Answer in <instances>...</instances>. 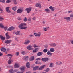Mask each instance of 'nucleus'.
<instances>
[{
	"mask_svg": "<svg viewBox=\"0 0 73 73\" xmlns=\"http://www.w3.org/2000/svg\"><path fill=\"white\" fill-rule=\"evenodd\" d=\"M42 61H45V62H46V61H47L49 60V59L48 58H42Z\"/></svg>",
	"mask_w": 73,
	"mask_h": 73,
	"instance_id": "nucleus-15",
	"label": "nucleus"
},
{
	"mask_svg": "<svg viewBox=\"0 0 73 73\" xmlns=\"http://www.w3.org/2000/svg\"><path fill=\"white\" fill-rule=\"evenodd\" d=\"M73 12V11L72 10H70L68 11V13H72Z\"/></svg>",
	"mask_w": 73,
	"mask_h": 73,
	"instance_id": "nucleus-58",
	"label": "nucleus"
},
{
	"mask_svg": "<svg viewBox=\"0 0 73 73\" xmlns=\"http://www.w3.org/2000/svg\"><path fill=\"white\" fill-rule=\"evenodd\" d=\"M34 35H35V37H40L41 35V33L40 32H38V34L36 33H34Z\"/></svg>",
	"mask_w": 73,
	"mask_h": 73,
	"instance_id": "nucleus-2",
	"label": "nucleus"
},
{
	"mask_svg": "<svg viewBox=\"0 0 73 73\" xmlns=\"http://www.w3.org/2000/svg\"><path fill=\"white\" fill-rule=\"evenodd\" d=\"M10 8V7H7L6 8V11L8 13H10V12H11V11L9 10V9Z\"/></svg>",
	"mask_w": 73,
	"mask_h": 73,
	"instance_id": "nucleus-16",
	"label": "nucleus"
},
{
	"mask_svg": "<svg viewBox=\"0 0 73 73\" xmlns=\"http://www.w3.org/2000/svg\"><path fill=\"white\" fill-rule=\"evenodd\" d=\"M27 20H28V19H27V18L26 17H25L24 20V21H25V22L26 21H27Z\"/></svg>",
	"mask_w": 73,
	"mask_h": 73,
	"instance_id": "nucleus-48",
	"label": "nucleus"
},
{
	"mask_svg": "<svg viewBox=\"0 0 73 73\" xmlns=\"http://www.w3.org/2000/svg\"><path fill=\"white\" fill-rule=\"evenodd\" d=\"M14 66L15 69H17L20 66V64L16 62L15 63Z\"/></svg>",
	"mask_w": 73,
	"mask_h": 73,
	"instance_id": "nucleus-3",
	"label": "nucleus"
},
{
	"mask_svg": "<svg viewBox=\"0 0 73 73\" xmlns=\"http://www.w3.org/2000/svg\"><path fill=\"white\" fill-rule=\"evenodd\" d=\"M43 52H44V53H46L47 52H48V49H44L43 50Z\"/></svg>",
	"mask_w": 73,
	"mask_h": 73,
	"instance_id": "nucleus-35",
	"label": "nucleus"
},
{
	"mask_svg": "<svg viewBox=\"0 0 73 73\" xmlns=\"http://www.w3.org/2000/svg\"><path fill=\"white\" fill-rule=\"evenodd\" d=\"M49 8L51 10L52 12H53L55 10V7H53L52 6H50L49 7Z\"/></svg>",
	"mask_w": 73,
	"mask_h": 73,
	"instance_id": "nucleus-7",
	"label": "nucleus"
},
{
	"mask_svg": "<svg viewBox=\"0 0 73 73\" xmlns=\"http://www.w3.org/2000/svg\"><path fill=\"white\" fill-rule=\"evenodd\" d=\"M42 23L43 24H45V21H43L42 22Z\"/></svg>",
	"mask_w": 73,
	"mask_h": 73,
	"instance_id": "nucleus-61",
	"label": "nucleus"
},
{
	"mask_svg": "<svg viewBox=\"0 0 73 73\" xmlns=\"http://www.w3.org/2000/svg\"><path fill=\"white\" fill-rule=\"evenodd\" d=\"M43 54V52H39L37 53V56H40Z\"/></svg>",
	"mask_w": 73,
	"mask_h": 73,
	"instance_id": "nucleus-27",
	"label": "nucleus"
},
{
	"mask_svg": "<svg viewBox=\"0 0 73 73\" xmlns=\"http://www.w3.org/2000/svg\"><path fill=\"white\" fill-rule=\"evenodd\" d=\"M56 64L57 65H61L62 64V62L60 61L57 62L56 63Z\"/></svg>",
	"mask_w": 73,
	"mask_h": 73,
	"instance_id": "nucleus-28",
	"label": "nucleus"
},
{
	"mask_svg": "<svg viewBox=\"0 0 73 73\" xmlns=\"http://www.w3.org/2000/svg\"><path fill=\"white\" fill-rule=\"evenodd\" d=\"M27 49L28 50H32V45H29L27 47Z\"/></svg>",
	"mask_w": 73,
	"mask_h": 73,
	"instance_id": "nucleus-14",
	"label": "nucleus"
},
{
	"mask_svg": "<svg viewBox=\"0 0 73 73\" xmlns=\"http://www.w3.org/2000/svg\"><path fill=\"white\" fill-rule=\"evenodd\" d=\"M16 73H22L20 71H18V72H17Z\"/></svg>",
	"mask_w": 73,
	"mask_h": 73,
	"instance_id": "nucleus-64",
	"label": "nucleus"
},
{
	"mask_svg": "<svg viewBox=\"0 0 73 73\" xmlns=\"http://www.w3.org/2000/svg\"><path fill=\"white\" fill-rule=\"evenodd\" d=\"M49 68H47L45 70V71L47 72H49Z\"/></svg>",
	"mask_w": 73,
	"mask_h": 73,
	"instance_id": "nucleus-49",
	"label": "nucleus"
},
{
	"mask_svg": "<svg viewBox=\"0 0 73 73\" xmlns=\"http://www.w3.org/2000/svg\"><path fill=\"white\" fill-rule=\"evenodd\" d=\"M19 71V70L16 69H15L14 70H13V72H18Z\"/></svg>",
	"mask_w": 73,
	"mask_h": 73,
	"instance_id": "nucleus-47",
	"label": "nucleus"
},
{
	"mask_svg": "<svg viewBox=\"0 0 73 73\" xmlns=\"http://www.w3.org/2000/svg\"><path fill=\"white\" fill-rule=\"evenodd\" d=\"M26 66L28 68H30V64H29V62H28L26 63Z\"/></svg>",
	"mask_w": 73,
	"mask_h": 73,
	"instance_id": "nucleus-22",
	"label": "nucleus"
},
{
	"mask_svg": "<svg viewBox=\"0 0 73 73\" xmlns=\"http://www.w3.org/2000/svg\"><path fill=\"white\" fill-rule=\"evenodd\" d=\"M49 45L50 46H51L53 47H56L57 46V44L55 43H50L49 44Z\"/></svg>",
	"mask_w": 73,
	"mask_h": 73,
	"instance_id": "nucleus-6",
	"label": "nucleus"
},
{
	"mask_svg": "<svg viewBox=\"0 0 73 73\" xmlns=\"http://www.w3.org/2000/svg\"><path fill=\"white\" fill-rule=\"evenodd\" d=\"M13 61V59H9L8 60V64H11Z\"/></svg>",
	"mask_w": 73,
	"mask_h": 73,
	"instance_id": "nucleus-17",
	"label": "nucleus"
},
{
	"mask_svg": "<svg viewBox=\"0 0 73 73\" xmlns=\"http://www.w3.org/2000/svg\"><path fill=\"white\" fill-rule=\"evenodd\" d=\"M1 51H2L3 52H5L6 51V49L4 47H2L1 49Z\"/></svg>",
	"mask_w": 73,
	"mask_h": 73,
	"instance_id": "nucleus-20",
	"label": "nucleus"
},
{
	"mask_svg": "<svg viewBox=\"0 0 73 73\" xmlns=\"http://www.w3.org/2000/svg\"><path fill=\"white\" fill-rule=\"evenodd\" d=\"M15 27H13V26H11L10 27H9V28H8L7 29V31H12V30H14V29H15Z\"/></svg>",
	"mask_w": 73,
	"mask_h": 73,
	"instance_id": "nucleus-4",
	"label": "nucleus"
},
{
	"mask_svg": "<svg viewBox=\"0 0 73 73\" xmlns=\"http://www.w3.org/2000/svg\"><path fill=\"white\" fill-rule=\"evenodd\" d=\"M27 25V24L24 23H22L19 26H18V27L21 29H25L27 28V27H25Z\"/></svg>",
	"mask_w": 73,
	"mask_h": 73,
	"instance_id": "nucleus-1",
	"label": "nucleus"
},
{
	"mask_svg": "<svg viewBox=\"0 0 73 73\" xmlns=\"http://www.w3.org/2000/svg\"><path fill=\"white\" fill-rule=\"evenodd\" d=\"M36 7H39L40 8H41V4L40 3H37L35 5Z\"/></svg>",
	"mask_w": 73,
	"mask_h": 73,
	"instance_id": "nucleus-11",
	"label": "nucleus"
},
{
	"mask_svg": "<svg viewBox=\"0 0 73 73\" xmlns=\"http://www.w3.org/2000/svg\"><path fill=\"white\" fill-rule=\"evenodd\" d=\"M64 19L67 21H70V17H64Z\"/></svg>",
	"mask_w": 73,
	"mask_h": 73,
	"instance_id": "nucleus-13",
	"label": "nucleus"
},
{
	"mask_svg": "<svg viewBox=\"0 0 73 73\" xmlns=\"http://www.w3.org/2000/svg\"><path fill=\"white\" fill-rule=\"evenodd\" d=\"M41 60V58H37V59H36V60L37 61V60Z\"/></svg>",
	"mask_w": 73,
	"mask_h": 73,
	"instance_id": "nucleus-60",
	"label": "nucleus"
},
{
	"mask_svg": "<svg viewBox=\"0 0 73 73\" xmlns=\"http://www.w3.org/2000/svg\"><path fill=\"white\" fill-rule=\"evenodd\" d=\"M28 58H29V57L28 56L24 57V60L25 61L28 60Z\"/></svg>",
	"mask_w": 73,
	"mask_h": 73,
	"instance_id": "nucleus-31",
	"label": "nucleus"
},
{
	"mask_svg": "<svg viewBox=\"0 0 73 73\" xmlns=\"http://www.w3.org/2000/svg\"><path fill=\"white\" fill-rule=\"evenodd\" d=\"M34 60V56H32L30 57V60L31 61H33Z\"/></svg>",
	"mask_w": 73,
	"mask_h": 73,
	"instance_id": "nucleus-29",
	"label": "nucleus"
},
{
	"mask_svg": "<svg viewBox=\"0 0 73 73\" xmlns=\"http://www.w3.org/2000/svg\"><path fill=\"white\" fill-rule=\"evenodd\" d=\"M10 2H12L11 0H7L6 3H10Z\"/></svg>",
	"mask_w": 73,
	"mask_h": 73,
	"instance_id": "nucleus-38",
	"label": "nucleus"
},
{
	"mask_svg": "<svg viewBox=\"0 0 73 73\" xmlns=\"http://www.w3.org/2000/svg\"><path fill=\"white\" fill-rule=\"evenodd\" d=\"M4 42L5 44H8V40H5Z\"/></svg>",
	"mask_w": 73,
	"mask_h": 73,
	"instance_id": "nucleus-50",
	"label": "nucleus"
},
{
	"mask_svg": "<svg viewBox=\"0 0 73 73\" xmlns=\"http://www.w3.org/2000/svg\"><path fill=\"white\" fill-rule=\"evenodd\" d=\"M7 56H8L9 57L10 59H11V58H12V55L11 54H8L7 55Z\"/></svg>",
	"mask_w": 73,
	"mask_h": 73,
	"instance_id": "nucleus-30",
	"label": "nucleus"
},
{
	"mask_svg": "<svg viewBox=\"0 0 73 73\" xmlns=\"http://www.w3.org/2000/svg\"><path fill=\"white\" fill-rule=\"evenodd\" d=\"M8 33H6V38L7 40H8V39H9L10 38H11V36L8 35Z\"/></svg>",
	"mask_w": 73,
	"mask_h": 73,
	"instance_id": "nucleus-10",
	"label": "nucleus"
},
{
	"mask_svg": "<svg viewBox=\"0 0 73 73\" xmlns=\"http://www.w3.org/2000/svg\"><path fill=\"white\" fill-rule=\"evenodd\" d=\"M15 40L17 41H19V40H18V39L17 38H15Z\"/></svg>",
	"mask_w": 73,
	"mask_h": 73,
	"instance_id": "nucleus-59",
	"label": "nucleus"
},
{
	"mask_svg": "<svg viewBox=\"0 0 73 73\" xmlns=\"http://www.w3.org/2000/svg\"><path fill=\"white\" fill-rule=\"evenodd\" d=\"M23 11V9H19L17 10V12L18 13H21Z\"/></svg>",
	"mask_w": 73,
	"mask_h": 73,
	"instance_id": "nucleus-5",
	"label": "nucleus"
},
{
	"mask_svg": "<svg viewBox=\"0 0 73 73\" xmlns=\"http://www.w3.org/2000/svg\"><path fill=\"white\" fill-rule=\"evenodd\" d=\"M3 28H4L5 31H7V29H8V27L7 26H6L5 27H4Z\"/></svg>",
	"mask_w": 73,
	"mask_h": 73,
	"instance_id": "nucleus-45",
	"label": "nucleus"
},
{
	"mask_svg": "<svg viewBox=\"0 0 73 73\" xmlns=\"http://www.w3.org/2000/svg\"><path fill=\"white\" fill-rule=\"evenodd\" d=\"M25 69V66H23L22 67L20 68V69L21 71V72L23 73L24 72Z\"/></svg>",
	"mask_w": 73,
	"mask_h": 73,
	"instance_id": "nucleus-9",
	"label": "nucleus"
},
{
	"mask_svg": "<svg viewBox=\"0 0 73 73\" xmlns=\"http://www.w3.org/2000/svg\"><path fill=\"white\" fill-rule=\"evenodd\" d=\"M36 19V17H34L32 19V20H35Z\"/></svg>",
	"mask_w": 73,
	"mask_h": 73,
	"instance_id": "nucleus-55",
	"label": "nucleus"
},
{
	"mask_svg": "<svg viewBox=\"0 0 73 73\" xmlns=\"http://www.w3.org/2000/svg\"><path fill=\"white\" fill-rule=\"evenodd\" d=\"M21 53L22 54H23V55H24V54H25V51H23L21 52Z\"/></svg>",
	"mask_w": 73,
	"mask_h": 73,
	"instance_id": "nucleus-41",
	"label": "nucleus"
},
{
	"mask_svg": "<svg viewBox=\"0 0 73 73\" xmlns=\"http://www.w3.org/2000/svg\"><path fill=\"white\" fill-rule=\"evenodd\" d=\"M39 47V46H37L36 44H34L33 45V47L34 48H37V47Z\"/></svg>",
	"mask_w": 73,
	"mask_h": 73,
	"instance_id": "nucleus-42",
	"label": "nucleus"
},
{
	"mask_svg": "<svg viewBox=\"0 0 73 73\" xmlns=\"http://www.w3.org/2000/svg\"><path fill=\"white\" fill-rule=\"evenodd\" d=\"M9 71L10 72H12L13 71V69H11L9 70Z\"/></svg>",
	"mask_w": 73,
	"mask_h": 73,
	"instance_id": "nucleus-56",
	"label": "nucleus"
},
{
	"mask_svg": "<svg viewBox=\"0 0 73 73\" xmlns=\"http://www.w3.org/2000/svg\"><path fill=\"white\" fill-rule=\"evenodd\" d=\"M19 54H20V53H19V52H16V56H18L19 55Z\"/></svg>",
	"mask_w": 73,
	"mask_h": 73,
	"instance_id": "nucleus-44",
	"label": "nucleus"
},
{
	"mask_svg": "<svg viewBox=\"0 0 73 73\" xmlns=\"http://www.w3.org/2000/svg\"><path fill=\"white\" fill-rule=\"evenodd\" d=\"M70 17L73 18V14H71L70 15Z\"/></svg>",
	"mask_w": 73,
	"mask_h": 73,
	"instance_id": "nucleus-54",
	"label": "nucleus"
},
{
	"mask_svg": "<svg viewBox=\"0 0 73 73\" xmlns=\"http://www.w3.org/2000/svg\"><path fill=\"white\" fill-rule=\"evenodd\" d=\"M49 28V27H43V29H44V31H47L48 30V29Z\"/></svg>",
	"mask_w": 73,
	"mask_h": 73,
	"instance_id": "nucleus-34",
	"label": "nucleus"
},
{
	"mask_svg": "<svg viewBox=\"0 0 73 73\" xmlns=\"http://www.w3.org/2000/svg\"><path fill=\"white\" fill-rule=\"evenodd\" d=\"M35 64H40V65H41V62H38V61H36L35 62Z\"/></svg>",
	"mask_w": 73,
	"mask_h": 73,
	"instance_id": "nucleus-39",
	"label": "nucleus"
},
{
	"mask_svg": "<svg viewBox=\"0 0 73 73\" xmlns=\"http://www.w3.org/2000/svg\"><path fill=\"white\" fill-rule=\"evenodd\" d=\"M47 54L49 56H52V53L50 52V51H48L47 52Z\"/></svg>",
	"mask_w": 73,
	"mask_h": 73,
	"instance_id": "nucleus-26",
	"label": "nucleus"
},
{
	"mask_svg": "<svg viewBox=\"0 0 73 73\" xmlns=\"http://www.w3.org/2000/svg\"><path fill=\"white\" fill-rule=\"evenodd\" d=\"M32 10V8H26L25 9V11H27L28 13H29Z\"/></svg>",
	"mask_w": 73,
	"mask_h": 73,
	"instance_id": "nucleus-8",
	"label": "nucleus"
},
{
	"mask_svg": "<svg viewBox=\"0 0 73 73\" xmlns=\"http://www.w3.org/2000/svg\"><path fill=\"white\" fill-rule=\"evenodd\" d=\"M38 68H39V66H36L33 68V70H37L38 69Z\"/></svg>",
	"mask_w": 73,
	"mask_h": 73,
	"instance_id": "nucleus-23",
	"label": "nucleus"
},
{
	"mask_svg": "<svg viewBox=\"0 0 73 73\" xmlns=\"http://www.w3.org/2000/svg\"><path fill=\"white\" fill-rule=\"evenodd\" d=\"M27 20L28 21H31V20H32V18H31V17H29L28 19Z\"/></svg>",
	"mask_w": 73,
	"mask_h": 73,
	"instance_id": "nucleus-53",
	"label": "nucleus"
},
{
	"mask_svg": "<svg viewBox=\"0 0 73 73\" xmlns=\"http://www.w3.org/2000/svg\"><path fill=\"white\" fill-rule=\"evenodd\" d=\"M17 19L18 20H22L23 19L22 18L19 17L17 18Z\"/></svg>",
	"mask_w": 73,
	"mask_h": 73,
	"instance_id": "nucleus-51",
	"label": "nucleus"
},
{
	"mask_svg": "<svg viewBox=\"0 0 73 73\" xmlns=\"http://www.w3.org/2000/svg\"><path fill=\"white\" fill-rule=\"evenodd\" d=\"M0 38L2 41H4L5 40V37H4L2 35H0Z\"/></svg>",
	"mask_w": 73,
	"mask_h": 73,
	"instance_id": "nucleus-21",
	"label": "nucleus"
},
{
	"mask_svg": "<svg viewBox=\"0 0 73 73\" xmlns=\"http://www.w3.org/2000/svg\"><path fill=\"white\" fill-rule=\"evenodd\" d=\"M17 8V7L15 6L12 7V9L13 11H16Z\"/></svg>",
	"mask_w": 73,
	"mask_h": 73,
	"instance_id": "nucleus-19",
	"label": "nucleus"
},
{
	"mask_svg": "<svg viewBox=\"0 0 73 73\" xmlns=\"http://www.w3.org/2000/svg\"><path fill=\"white\" fill-rule=\"evenodd\" d=\"M3 54L1 53L0 52V56H2Z\"/></svg>",
	"mask_w": 73,
	"mask_h": 73,
	"instance_id": "nucleus-63",
	"label": "nucleus"
},
{
	"mask_svg": "<svg viewBox=\"0 0 73 73\" xmlns=\"http://www.w3.org/2000/svg\"><path fill=\"white\" fill-rule=\"evenodd\" d=\"M20 34V31H18L17 32H15V34L16 35H19Z\"/></svg>",
	"mask_w": 73,
	"mask_h": 73,
	"instance_id": "nucleus-37",
	"label": "nucleus"
},
{
	"mask_svg": "<svg viewBox=\"0 0 73 73\" xmlns=\"http://www.w3.org/2000/svg\"><path fill=\"white\" fill-rule=\"evenodd\" d=\"M0 2L1 3H5V0H0Z\"/></svg>",
	"mask_w": 73,
	"mask_h": 73,
	"instance_id": "nucleus-40",
	"label": "nucleus"
},
{
	"mask_svg": "<svg viewBox=\"0 0 73 73\" xmlns=\"http://www.w3.org/2000/svg\"><path fill=\"white\" fill-rule=\"evenodd\" d=\"M0 27L1 28H4V26L3 25V24L2 23L0 24Z\"/></svg>",
	"mask_w": 73,
	"mask_h": 73,
	"instance_id": "nucleus-32",
	"label": "nucleus"
},
{
	"mask_svg": "<svg viewBox=\"0 0 73 73\" xmlns=\"http://www.w3.org/2000/svg\"><path fill=\"white\" fill-rule=\"evenodd\" d=\"M12 41L11 40H8V44H10V43H11Z\"/></svg>",
	"mask_w": 73,
	"mask_h": 73,
	"instance_id": "nucleus-43",
	"label": "nucleus"
},
{
	"mask_svg": "<svg viewBox=\"0 0 73 73\" xmlns=\"http://www.w3.org/2000/svg\"><path fill=\"white\" fill-rule=\"evenodd\" d=\"M50 50L51 52H54L55 51L54 49L53 48H50Z\"/></svg>",
	"mask_w": 73,
	"mask_h": 73,
	"instance_id": "nucleus-25",
	"label": "nucleus"
},
{
	"mask_svg": "<svg viewBox=\"0 0 73 73\" xmlns=\"http://www.w3.org/2000/svg\"><path fill=\"white\" fill-rule=\"evenodd\" d=\"M14 4H17V2H16V1L14 0Z\"/></svg>",
	"mask_w": 73,
	"mask_h": 73,
	"instance_id": "nucleus-52",
	"label": "nucleus"
},
{
	"mask_svg": "<svg viewBox=\"0 0 73 73\" xmlns=\"http://www.w3.org/2000/svg\"><path fill=\"white\" fill-rule=\"evenodd\" d=\"M45 11L47 13H49L50 12V10L48 8L45 9Z\"/></svg>",
	"mask_w": 73,
	"mask_h": 73,
	"instance_id": "nucleus-24",
	"label": "nucleus"
},
{
	"mask_svg": "<svg viewBox=\"0 0 73 73\" xmlns=\"http://www.w3.org/2000/svg\"><path fill=\"white\" fill-rule=\"evenodd\" d=\"M3 20H4V18L0 16V21H2Z\"/></svg>",
	"mask_w": 73,
	"mask_h": 73,
	"instance_id": "nucleus-46",
	"label": "nucleus"
},
{
	"mask_svg": "<svg viewBox=\"0 0 73 73\" xmlns=\"http://www.w3.org/2000/svg\"><path fill=\"white\" fill-rule=\"evenodd\" d=\"M29 43H30V40H29L27 39L25 41V42L24 44L25 45H26V44H29Z\"/></svg>",
	"mask_w": 73,
	"mask_h": 73,
	"instance_id": "nucleus-12",
	"label": "nucleus"
},
{
	"mask_svg": "<svg viewBox=\"0 0 73 73\" xmlns=\"http://www.w3.org/2000/svg\"><path fill=\"white\" fill-rule=\"evenodd\" d=\"M45 66V65H43V66H42L39 68V70H42V69H43V68H44Z\"/></svg>",
	"mask_w": 73,
	"mask_h": 73,
	"instance_id": "nucleus-18",
	"label": "nucleus"
},
{
	"mask_svg": "<svg viewBox=\"0 0 73 73\" xmlns=\"http://www.w3.org/2000/svg\"><path fill=\"white\" fill-rule=\"evenodd\" d=\"M0 11H1V12H2L3 11V9H1V8L0 7Z\"/></svg>",
	"mask_w": 73,
	"mask_h": 73,
	"instance_id": "nucleus-62",
	"label": "nucleus"
},
{
	"mask_svg": "<svg viewBox=\"0 0 73 73\" xmlns=\"http://www.w3.org/2000/svg\"><path fill=\"white\" fill-rule=\"evenodd\" d=\"M29 36L30 37H32L33 36V35H32V34H31L30 35H29Z\"/></svg>",
	"mask_w": 73,
	"mask_h": 73,
	"instance_id": "nucleus-57",
	"label": "nucleus"
},
{
	"mask_svg": "<svg viewBox=\"0 0 73 73\" xmlns=\"http://www.w3.org/2000/svg\"><path fill=\"white\" fill-rule=\"evenodd\" d=\"M38 51V48H36L33 50V52H37Z\"/></svg>",
	"mask_w": 73,
	"mask_h": 73,
	"instance_id": "nucleus-33",
	"label": "nucleus"
},
{
	"mask_svg": "<svg viewBox=\"0 0 73 73\" xmlns=\"http://www.w3.org/2000/svg\"><path fill=\"white\" fill-rule=\"evenodd\" d=\"M50 67V68H52V67H53V63H50L49 66Z\"/></svg>",
	"mask_w": 73,
	"mask_h": 73,
	"instance_id": "nucleus-36",
	"label": "nucleus"
}]
</instances>
